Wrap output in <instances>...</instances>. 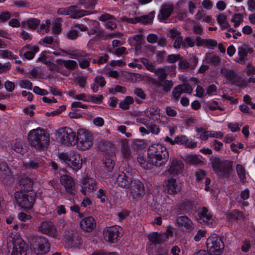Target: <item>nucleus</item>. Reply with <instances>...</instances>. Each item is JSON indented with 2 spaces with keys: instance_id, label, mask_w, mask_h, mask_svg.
Segmentation results:
<instances>
[{
  "instance_id": "nucleus-60",
  "label": "nucleus",
  "mask_w": 255,
  "mask_h": 255,
  "mask_svg": "<svg viewBox=\"0 0 255 255\" xmlns=\"http://www.w3.org/2000/svg\"><path fill=\"white\" fill-rule=\"evenodd\" d=\"M97 197L102 203H104L107 200L106 192L103 189H99L97 192Z\"/></svg>"
},
{
  "instance_id": "nucleus-52",
  "label": "nucleus",
  "mask_w": 255,
  "mask_h": 255,
  "mask_svg": "<svg viewBox=\"0 0 255 255\" xmlns=\"http://www.w3.org/2000/svg\"><path fill=\"white\" fill-rule=\"evenodd\" d=\"M162 234L153 232L148 235L149 240L153 243H159L162 240Z\"/></svg>"
},
{
  "instance_id": "nucleus-26",
  "label": "nucleus",
  "mask_w": 255,
  "mask_h": 255,
  "mask_svg": "<svg viewBox=\"0 0 255 255\" xmlns=\"http://www.w3.org/2000/svg\"><path fill=\"white\" fill-rule=\"evenodd\" d=\"M175 143L180 145H185L186 147L194 148L197 146V142L189 139L185 135H177L175 137Z\"/></svg>"
},
{
  "instance_id": "nucleus-21",
  "label": "nucleus",
  "mask_w": 255,
  "mask_h": 255,
  "mask_svg": "<svg viewBox=\"0 0 255 255\" xmlns=\"http://www.w3.org/2000/svg\"><path fill=\"white\" fill-rule=\"evenodd\" d=\"M38 228L42 233L51 237H55L57 235V230L51 222H43L38 226Z\"/></svg>"
},
{
  "instance_id": "nucleus-34",
  "label": "nucleus",
  "mask_w": 255,
  "mask_h": 255,
  "mask_svg": "<svg viewBox=\"0 0 255 255\" xmlns=\"http://www.w3.org/2000/svg\"><path fill=\"white\" fill-rule=\"evenodd\" d=\"M99 20L101 21H105V26L108 29H114L116 27V23L115 20L113 19L111 16L108 14L102 15L99 17Z\"/></svg>"
},
{
  "instance_id": "nucleus-28",
  "label": "nucleus",
  "mask_w": 255,
  "mask_h": 255,
  "mask_svg": "<svg viewBox=\"0 0 255 255\" xmlns=\"http://www.w3.org/2000/svg\"><path fill=\"white\" fill-rule=\"evenodd\" d=\"M36 246V251L39 254L44 255L49 251L50 245L47 239H39Z\"/></svg>"
},
{
  "instance_id": "nucleus-20",
  "label": "nucleus",
  "mask_w": 255,
  "mask_h": 255,
  "mask_svg": "<svg viewBox=\"0 0 255 255\" xmlns=\"http://www.w3.org/2000/svg\"><path fill=\"white\" fill-rule=\"evenodd\" d=\"M154 15L155 12L153 11L149 13V14L147 15H143L139 17L136 16L133 18H128L126 17H123L122 18V19L123 21H127L128 23H130L132 24H135L137 22L148 23L152 21L153 18L154 17Z\"/></svg>"
},
{
  "instance_id": "nucleus-64",
  "label": "nucleus",
  "mask_w": 255,
  "mask_h": 255,
  "mask_svg": "<svg viewBox=\"0 0 255 255\" xmlns=\"http://www.w3.org/2000/svg\"><path fill=\"white\" fill-rule=\"evenodd\" d=\"M206 231L203 229L198 230L196 235L194 237V240L195 241H199L202 238L204 237L206 234Z\"/></svg>"
},
{
  "instance_id": "nucleus-29",
  "label": "nucleus",
  "mask_w": 255,
  "mask_h": 255,
  "mask_svg": "<svg viewBox=\"0 0 255 255\" xmlns=\"http://www.w3.org/2000/svg\"><path fill=\"white\" fill-rule=\"evenodd\" d=\"M121 144V157L123 159L127 160L131 156V152L129 144L127 139H122Z\"/></svg>"
},
{
  "instance_id": "nucleus-7",
  "label": "nucleus",
  "mask_w": 255,
  "mask_h": 255,
  "mask_svg": "<svg viewBox=\"0 0 255 255\" xmlns=\"http://www.w3.org/2000/svg\"><path fill=\"white\" fill-rule=\"evenodd\" d=\"M36 194L33 191L16 192L15 198L20 206L25 209H30L35 200Z\"/></svg>"
},
{
  "instance_id": "nucleus-33",
  "label": "nucleus",
  "mask_w": 255,
  "mask_h": 255,
  "mask_svg": "<svg viewBox=\"0 0 255 255\" xmlns=\"http://www.w3.org/2000/svg\"><path fill=\"white\" fill-rule=\"evenodd\" d=\"M155 209L157 214L162 216H167L171 213L170 206L167 204H157L155 205Z\"/></svg>"
},
{
  "instance_id": "nucleus-47",
  "label": "nucleus",
  "mask_w": 255,
  "mask_h": 255,
  "mask_svg": "<svg viewBox=\"0 0 255 255\" xmlns=\"http://www.w3.org/2000/svg\"><path fill=\"white\" fill-rule=\"evenodd\" d=\"M244 21V16L243 14L240 13L234 14L232 18H231V21L233 23V26L235 27H239Z\"/></svg>"
},
{
  "instance_id": "nucleus-6",
  "label": "nucleus",
  "mask_w": 255,
  "mask_h": 255,
  "mask_svg": "<svg viewBox=\"0 0 255 255\" xmlns=\"http://www.w3.org/2000/svg\"><path fill=\"white\" fill-rule=\"evenodd\" d=\"M58 157L60 161L67 164L74 170L80 169L82 165V159L80 154L77 152L59 153Z\"/></svg>"
},
{
  "instance_id": "nucleus-59",
  "label": "nucleus",
  "mask_w": 255,
  "mask_h": 255,
  "mask_svg": "<svg viewBox=\"0 0 255 255\" xmlns=\"http://www.w3.org/2000/svg\"><path fill=\"white\" fill-rule=\"evenodd\" d=\"M102 99L103 97L101 95L90 96L88 98V102H91L96 104H100L102 101Z\"/></svg>"
},
{
  "instance_id": "nucleus-44",
  "label": "nucleus",
  "mask_w": 255,
  "mask_h": 255,
  "mask_svg": "<svg viewBox=\"0 0 255 255\" xmlns=\"http://www.w3.org/2000/svg\"><path fill=\"white\" fill-rule=\"evenodd\" d=\"M76 58L78 60L80 66L82 68H86L89 66L91 59L89 56L82 55H78Z\"/></svg>"
},
{
  "instance_id": "nucleus-43",
  "label": "nucleus",
  "mask_w": 255,
  "mask_h": 255,
  "mask_svg": "<svg viewBox=\"0 0 255 255\" xmlns=\"http://www.w3.org/2000/svg\"><path fill=\"white\" fill-rule=\"evenodd\" d=\"M56 63L58 65H64L66 68L69 69H73L75 68L77 65V63L74 60H56Z\"/></svg>"
},
{
  "instance_id": "nucleus-12",
  "label": "nucleus",
  "mask_w": 255,
  "mask_h": 255,
  "mask_svg": "<svg viewBox=\"0 0 255 255\" xmlns=\"http://www.w3.org/2000/svg\"><path fill=\"white\" fill-rule=\"evenodd\" d=\"M9 242H11L13 244V251L11 255H26L25 245L23 240L19 236L16 238L9 237L8 238Z\"/></svg>"
},
{
  "instance_id": "nucleus-14",
  "label": "nucleus",
  "mask_w": 255,
  "mask_h": 255,
  "mask_svg": "<svg viewBox=\"0 0 255 255\" xmlns=\"http://www.w3.org/2000/svg\"><path fill=\"white\" fill-rule=\"evenodd\" d=\"M119 226L107 227L103 231L104 239L109 242L115 243L119 236Z\"/></svg>"
},
{
  "instance_id": "nucleus-13",
  "label": "nucleus",
  "mask_w": 255,
  "mask_h": 255,
  "mask_svg": "<svg viewBox=\"0 0 255 255\" xmlns=\"http://www.w3.org/2000/svg\"><path fill=\"white\" fill-rule=\"evenodd\" d=\"M199 222L213 227L218 223L217 220L206 208H203L199 214Z\"/></svg>"
},
{
  "instance_id": "nucleus-9",
  "label": "nucleus",
  "mask_w": 255,
  "mask_h": 255,
  "mask_svg": "<svg viewBox=\"0 0 255 255\" xmlns=\"http://www.w3.org/2000/svg\"><path fill=\"white\" fill-rule=\"evenodd\" d=\"M207 247L210 255H220L223 253L224 244L219 236L214 234L207 240Z\"/></svg>"
},
{
  "instance_id": "nucleus-31",
  "label": "nucleus",
  "mask_w": 255,
  "mask_h": 255,
  "mask_svg": "<svg viewBox=\"0 0 255 255\" xmlns=\"http://www.w3.org/2000/svg\"><path fill=\"white\" fill-rule=\"evenodd\" d=\"M63 242L65 245L70 247L77 248L80 244V241L76 236L72 234L65 235Z\"/></svg>"
},
{
  "instance_id": "nucleus-2",
  "label": "nucleus",
  "mask_w": 255,
  "mask_h": 255,
  "mask_svg": "<svg viewBox=\"0 0 255 255\" xmlns=\"http://www.w3.org/2000/svg\"><path fill=\"white\" fill-rule=\"evenodd\" d=\"M143 64L146 66L147 69L152 72H154L158 76L159 80L158 82V85L161 86L163 89L167 92L170 90L173 86V83L171 81L163 80L168 75H170V77L175 75V68L172 66H166L163 68H158L157 69H154L152 65L149 63L147 59L145 58L142 59L141 60Z\"/></svg>"
},
{
  "instance_id": "nucleus-42",
  "label": "nucleus",
  "mask_w": 255,
  "mask_h": 255,
  "mask_svg": "<svg viewBox=\"0 0 255 255\" xmlns=\"http://www.w3.org/2000/svg\"><path fill=\"white\" fill-rule=\"evenodd\" d=\"M143 41V37L141 34H137L129 38L128 41L132 46L138 47Z\"/></svg>"
},
{
  "instance_id": "nucleus-22",
  "label": "nucleus",
  "mask_w": 255,
  "mask_h": 255,
  "mask_svg": "<svg viewBox=\"0 0 255 255\" xmlns=\"http://www.w3.org/2000/svg\"><path fill=\"white\" fill-rule=\"evenodd\" d=\"M221 71L222 73L226 77L227 80L232 81L233 83L236 85L241 87H245L247 86V82L244 79H241L236 81L237 77L233 71L223 68L222 69Z\"/></svg>"
},
{
  "instance_id": "nucleus-8",
  "label": "nucleus",
  "mask_w": 255,
  "mask_h": 255,
  "mask_svg": "<svg viewBox=\"0 0 255 255\" xmlns=\"http://www.w3.org/2000/svg\"><path fill=\"white\" fill-rule=\"evenodd\" d=\"M57 139L63 144L73 146L76 144V134L73 129L68 127L59 129L56 134Z\"/></svg>"
},
{
  "instance_id": "nucleus-24",
  "label": "nucleus",
  "mask_w": 255,
  "mask_h": 255,
  "mask_svg": "<svg viewBox=\"0 0 255 255\" xmlns=\"http://www.w3.org/2000/svg\"><path fill=\"white\" fill-rule=\"evenodd\" d=\"M165 191L172 195L176 194L180 190L177 181L173 178H169L164 184Z\"/></svg>"
},
{
  "instance_id": "nucleus-10",
  "label": "nucleus",
  "mask_w": 255,
  "mask_h": 255,
  "mask_svg": "<svg viewBox=\"0 0 255 255\" xmlns=\"http://www.w3.org/2000/svg\"><path fill=\"white\" fill-rule=\"evenodd\" d=\"M80 191L84 195H90L97 189V182L93 178L85 177L81 180Z\"/></svg>"
},
{
  "instance_id": "nucleus-38",
  "label": "nucleus",
  "mask_w": 255,
  "mask_h": 255,
  "mask_svg": "<svg viewBox=\"0 0 255 255\" xmlns=\"http://www.w3.org/2000/svg\"><path fill=\"white\" fill-rule=\"evenodd\" d=\"M185 161L190 164L197 165L203 163L202 160L196 154H188L185 157Z\"/></svg>"
},
{
  "instance_id": "nucleus-19",
  "label": "nucleus",
  "mask_w": 255,
  "mask_h": 255,
  "mask_svg": "<svg viewBox=\"0 0 255 255\" xmlns=\"http://www.w3.org/2000/svg\"><path fill=\"white\" fill-rule=\"evenodd\" d=\"M53 54L57 55V53L55 52L52 53L47 51L42 52L40 53L38 60L48 65L51 70H58V67L51 62L54 60Z\"/></svg>"
},
{
  "instance_id": "nucleus-25",
  "label": "nucleus",
  "mask_w": 255,
  "mask_h": 255,
  "mask_svg": "<svg viewBox=\"0 0 255 255\" xmlns=\"http://www.w3.org/2000/svg\"><path fill=\"white\" fill-rule=\"evenodd\" d=\"M96 221L92 217H86L83 218L80 223L82 230L86 232H91L96 227Z\"/></svg>"
},
{
  "instance_id": "nucleus-3",
  "label": "nucleus",
  "mask_w": 255,
  "mask_h": 255,
  "mask_svg": "<svg viewBox=\"0 0 255 255\" xmlns=\"http://www.w3.org/2000/svg\"><path fill=\"white\" fill-rule=\"evenodd\" d=\"M29 144L36 148H42L46 146L48 142V137L45 131L40 128L30 131L28 134Z\"/></svg>"
},
{
  "instance_id": "nucleus-45",
  "label": "nucleus",
  "mask_w": 255,
  "mask_h": 255,
  "mask_svg": "<svg viewBox=\"0 0 255 255\" xmlns=\"http://www.w3.org/2000/svg\"><path fill=\"white\" fill-rule=\"evenodd\" d=\"M20 186H22L21 188L23 187V192L31 191L32 188V182L31 179L28 177H24L21 179L20 181Z\"/></svg>"
},
{
  "instance_id": "nucleus-15",
  "label": "nucleus",
  "mask_w": 255,
  "mask_h": 255,
  "mask_svg": "<svg viewBox=\"0 0 255 255\" xmlns=\"http://www.w3.org/2000/svg\"><path fill=\"white\" fill-rule=\"evenodd\" d=\"M129 190L133 198L135 200L140 199L144 194V188L143 184L138 181L131 182Z\"/></svg>"
},
{
  "instance_id": "nucleus-53",
  "label": "nucleus",
  "mask_w": 255,
  "mask_h": 255,
  "mask_svg": "<svg viewBox=\"0 0 255 255\" xmlns=\"http://www.w3.org/2000/svg\"><path fill=\"white\" fill-rule=\"evenodd\" d=\"M133 103V99L131 97H127L120 103V107L123 109H128L129 106Z\"/></svg>"
},
{
  "instance_id": "nucleus-4",
  "label": "nucleus",
  "mask_w": 255,
  "mask_h": 255,
  "mask_svg": "<svg viewBox=\"0 0 255 255\" xmlns=\"http://www.w3.org/2000/svg\"><path fill=\"white\" fill-rule=\"evenodd\" d=\"M212 167L217 174L222 177H228L233 172L232 162L229 160H221L215 157L211 158Z\"/></svg>"
},
{
  "instance_id": "nucleus-27",
  "label": "nucleus",
  "mask_w": 255,
  "mask_h": 255,
  "mask_svg": "<svg viewBox=\"0 0 255 255\" xmlns=\"http://www.w3.org/2000/svg\"><path fill=\"white\" fill-rule=\"evenodd\" d=\"M0 179L4 184H8L12 180L9 169L4 163L0 164Z\"/></svg>"
},
{
  "instance_id": "nucleus-37",
  "label": "nucleus",
  "mask_w": 255,
  "mask_h": 255,
  "mask_svg": "<svg viewBox=\"0 0 255 255\" xmlns=\"http://www.w3.org/2000/svg\"><path fill=\"white\" fill-rule=\"evenodd\" d=\"M217 21L222 29L230 28V25L228 20L227 16L224 14H220L217 16Z\"/></svg>"
},
{
  "instance_id": "nucleus-1",
  "label": "nucleus",
  "mask_w": 255,
  "mask_h": 255,
  "mask_svg": "<svg viewBox=\"0 0 255 255\" xmlns=\"http://www.w3.org/2000/svg\"><path fill=\"white\" fill-rule=\"evenodd\" d=\"M169 152L166 147L161 144L153 143L148 147L147 158L139 155L137 162L141 167L148 170L151 166L160 167L164 165L169 159Z\"/></svg>"
},
{
  "instance_id": "nucleus-50",
  "label": "nucleus",
  "mask_w": 255,
  "mask_h": 255,
  "mask_svg": "<svg viewBox=\"0 0 255 255\" xmlns=\"http://www.w3.org/2000/svg\"><path fill=\"white\" fill-rule=\"evenodd\" d=\"M196 131L199 138L202 140L206 141L209 137H210V130L206 131L203 128H197Z\"/></svg>"
},
{
  "instance_id": "nucleus-55",
  "label": "nucleus",
  "mask_w": 255,
  "mask_h": 255,
  "mask_svg": "<svg viewBox=\"0 0 255 255\" xmlns=\"http://www.w3.org/2000/svg\"><path fill=\"white\" fill-rule=\"evenodd\" d=\"M39 22V20L36 18H29L26 22L28 27L31 29H35Z\"/></svg>"
},
{
  "instance_id": "nucleus-30",
  "label": "nucleus",
  "mask_w": 255,
  "mask_h": 255,
  "mask_svg": "<svg viewBox=\"0 0 255 255\" xmlns=\"http://www.w3.org/2000/svg\"><path fill=\"white\" fill-rule=\"evenodd\" d=\"M183 167V164L181 161L174 159L170 162L168 172L170 174L176 175L182 170Z\"/></svg>"
},
{
  "instance_id": "nucleus-48",
  "label": "nucleus",
  "mask_w": 255,
  "mask_h": 255,
  "mask_svg": "<svg viewBox=\"0 0 255 255\" xmlns=\"http://www.w3.org/2000/svg\"><path fill=\"white\" fill-rule=\"evenodd\" d=\"M228 221L232 222L235 220L241 219L243 218L242 213L240 212L234 211L232 212L228 213L226 215Z\"/></svg>"
},
{
  "instance_id": "nucleus-40",
  "label": "nucleus",
  "mask_w": 255,
  "mask_h": 255,
  "mask_svg": "<svg viewBox=\"0 0 255 255\" xmlns=\"http://www.w3.org/2000/svg\"><path fill=\"white\" fill-rule=\"evenodd\" d=\"M140 119H137V122L141 123L144 125L146 127L149 129V133H152L154 134H158L160 132V128L156 125H149L146 121H143Z\"/></svg>"
},
{
  "instance_id": "nucleus-18",
  "label": "nucleus",
  "mask_w": 255,
  "mask_h": 255,
  "mask_svg": "<svg viewBox=\"0 0 255 255\" xmlns=\"http://www.w3.org/2000/svg\"><path fill=\"white\" fill-rule=\"evenodd\" d=\"M176 224L182 232L190 233L194 229L192 222L186 216H180L177 218Z\"/></svg>"
},
{
  "instance_id": "nucleus-57",
  "label": "nucleus",
  "mask_w": 255,
  "mask_h": 255,
  "mask_svg": "<svg viewBox=\"0 0 255 255\" xmlns=\"http://www.w3.org/2000/svg\"><path fill=\"white\" fill-rule=\"evenodd\" d=\"M66 110V106L62 105L59 107L58 109L56 110H54L51 112H48L46 114V115L47 116H55L59 115L63 111H64Z\"/></svg>"
},
{
  "instance_id": "nucleus-51",
  "label": "nucleus",
  "mask_w": 255,
  "mask_h": 255,
  "mask_svg": "<svg viewBox=\"0 0 255 255\" xmlns=\"http://www.w3.org/2000/svg\"><path fill=\"white\" fill-rule=\"evenodd\" d=\"M50 20L47 19L45 21L44 23H42L40 24V27L38 29V31L42 34L48 32L50 30Z\"/></svg>"
},
{
  "instance_id": "nucleus-36",
  "label": "nucleus",
  "mask_w": 255,
  "mask_h": 255,
  "mask_svg": "<svg viewBox=\"0 0 255 255\" xmlns=\"http://www.w3.org/2000/svg\"><path fill=\"white\" fill-rule=\"evenodd\" d=\"M195 18L202 22L210 23L212 20L211 16L207 14L203 10H199L195 15Z\"/></svg>"
},
{
  "instance_id": "nucleus-35",
  "label": "nucleus",
  "mask_w": 255,
  "mask_h": 255,
  "mask_svg": "<svg viewBox=\"0 0 255 255\" xmlns=\"http://www.w3.org/2000/svg\"><path fill=\"white\" fill-rule=\"evenodd\" d=\"M24 49H27L28 50L25 52L24 54V57L28 59L31 60L33 58L35 53L39 51V48L36 45H27L23 48Z\"/></svg>"
},
{
  "instance_id": "nucleus-32",
  "label": "nucleus",
  "mask_w": 255,
  "mask_h": 255,
  "mask_svg": "<svg viewBox=\"0 0 255 255\" xmlns=\"http://www.w3.org/2000/svg\"><path fill=\"white\" fill-rule=\"evenodd\" d=\"M145 114L149 118L155 121L160 120L161 116L163 115L162 112L156 107L147 109Z\"/></svg>"
},
{
  "instance_id": "nucleus-39",
  "label": "nucleus",
  "mask_w": 255,
  "mask_h": 255,
  "mask_svg": "<svg viewBox=\"0 0 255 255\" xmlns=\"http://www.w3.org/2000/svg\"><path fill=\"white\" fill-rule=\"evenodd\" d=\"M251 51L246 45H243L238 48V55L239 57L237 59V62L242 63L245 58L247 53Z\"/></svg>"
},
{
  "instance_id": "nucleus-41",
  "label": "nucleus",
  "mask_w": 255,
  "mask_h": 255,
  "mask_svg": "<svg viewBox=\"0 0 255 255\" xmlns=\"http://www.w3.org/2000/svg\"><path fill=\"white\" fill-rule=\"evenodd\" d=\"M106 84V82L102 76H97L94 80V82L91 85V89L94 92H96L98 91V86L103 87Z\"/></svg>"
},
{
  "instance_id": "nucleus-54",
  "label": "nucleus",
  "mask_w": 255,
  "mask_h": 255,
  "mask_svg": "<svg viewBox=\"0 0 255 255\" xmlns=\"http://www.w3.org/2000/svg\"><path fill=\"white\" fill-rule=\"evenodd\" d=\"M205 60L206 62L217 64L219 62V58L213 54L209 53L206 55Z\"/></svg>"
},
{
  "instance_id": "nucleus-16",
  "label": "nucleus",
  "mask_w": 255,
  "mask_h": 255,
  "mask_svg": "<svg viewBox=\"0 0 255 255\" xmlns=\"http://www.w3.org/2000/svg\"><path fill=\"white\" fill-rule=\"evenodd\" d=\"M112 180L116 181L118 185L120 187L125 188L128 187L131 184V178L128 176L125 172L123 171H119L115 174L113 177Z\"/></svg>"
},
{
  "instance_id": "nucleus-58",
  "label": "nucleus",
  "mask_w": 255,
  "mask_h": 255,
  "mask_svg": "<svg viewBox=\"0 0 255 255\" xmlns=\"http://www.w3.org/2000/svg\"><path fill=\"white\" fill-rule=\"evenodd\" d=\"M242 124L237 123H230L228 124V128L233 132L240 130Z\"/></svg>"
},
{
  "instance_id": "nucleus-63",
  "label": "nucleus",
  "mask_w": 255,
  "mask_h": 255,
  "mask_svg": "<svg viewBox=\"0 0 255 255\" xmlns=\"http://www.w3.org/2000/svg\"><path fill=\"white\" fill-rule=\"evenodd\" d=\"M181 88L180 86H178L174 89L172 92V95L174 98L176 99H178L181 94L183 93L181 89Z\"/></svg>"
},
{
  "instance_id": "nucleus-61",
  "label": "nucleus",
  "mask_w": 255,
  "mask_h": 255,
  "mask_svg": "<svg viewBox=\"0 0 255 255\" xmlns=\"http://www.w3.org/2000/svg\"><path fill=\"white\" fill-rule=\"evenodd\" d=\"M11 148L16 153H22L24 151V149L22 147V144L20 142L15 143L12 145Z\"/></svg>"
},
{
  "instance_id": "nucleus-11",
  "label": "nucleus",
  "mask_w": 255,
  "mask_h": 255,
  "mask_svg": "<svg viewBox=\"0 0 255 255\" xmlns=\"http://www.w3.org/2000/svg\"><path fill=\"white\" fill-rule=\"evenodd\" d=\"M58 13L60 14L69 15L73 18H77L90 14V12L87 10L79 9L76 6H70L68 7H63L60 8L58 10Z\"/></svg>"
},
{
  "instance_id": "nucleus-5",
  "label": "nucleus",
  "mask_w": 255,
  "mask_h": 255,
  "mask_svg": "<svg viewBox=\"0 0 255 255\" xmlns=\"http://www.w3.org/2000/svg\"><path fill=\"white\" fill-rule=\"evenodd\" d=\"M77 148L80 150H86L90 149L93 145L91 133L84 128L77 130L76 140Z\"/></svg>"
},
{
  "instance_id": "nucleus-49",
  "label": "nucleus",
  "mask_w": 255,
  "mask_h": 255,
  "mask_svg": "<svg viewBox=\"0 0 255 255\" xmlns=\"http://www.w3.org/2000/svg\"><path fill=\"white\" fill-rule=\"evenodd\" d=\"M104 163L107 171L108 172H111L115 166V160L114 157L111 156L106 157Z\"/></svg>"
},
{
  "instance_id": "nucleus-23",
  "label": "nucleus",
  "mask_w": 255,
  "mask_h": 255,
  "mask_svg": "<svg viewBox=\"0 0 255 255\" xmlns=\"http://www.w3.org/2000/svg\"><path fill=\"white\" fill-rule=\"evenodd\" d=\"M174 5L172 3H164L161 6L158 18L161 22H165L173 12Z\"/></svg>"
},
{
  "instance_id": "nucleus-17",
  "label": "nucleus",
  "mask_w": 255,
  "mask_h": 255,
  "mask_svg": "<svg viewBox=\"0 0 255 255\" xmlns=\"http://www.w3.org/2000/svg\"><path fill=\"white\" fill-rule=\"evenodd\" d=\"M60 182L66 192L72 193L76 190V184L73 178L69 175L63 174L60 177Z\"/></svg>"
},
{
  "instance_id": "nucleus-62",
  "label": "nucleus",
  "mask_w": 255,
  "mask_h": 255,
  "mask_svg": "<svg viewBox=\"0 0 255 255\" xmlns=\"http://www.w3.org/2000/svg\"><path fill=\"white\" fill-rule=\"evenodd\" d=\"M12 58L11 53L7 50H0V58L10 59Z\"/></svg>"
},
{
  "instance_id": "nucleus-46",
  "label": "nucleus",
  "mask_w": 255,
  "mask_h": 255,
  "mask_svg": "<svg viewBox=\"0 0 255 255\" xmlns=\"http://www.w3.org/2000/svg\"><path fill=\"white\" fill-rule=\"evenodd\" d=\"M236 170L240 180L244 182L245 181L247 173L242 164H238L236 166Z\"/></svg>"
},
{
  "instance_id": "nucleus-56",
  "label": "nucleus",
  "mask_w": 255,
  "mask_h": 255,
  "mask_svg": "<svg viewBox=\"0 0 255 255\" xmlns=\"http://www.w3.org/2000/svg\"><path fill=\"white\" fill-rule=\"evenodd\" d=\"M18 84L19 87L22 89H31L32 86L30 81L25 79L19 80Z\"/></svg>"
}]
</instances>
